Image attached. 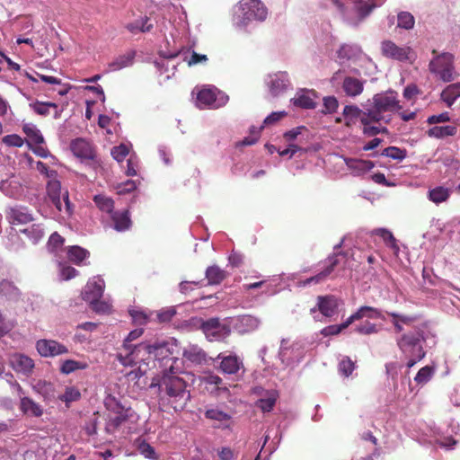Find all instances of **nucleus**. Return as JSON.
<instances>
[{
  "label": "nucleus",
  "mask_w": 460,
  "mask_h": 460,
  "mask_svg": "<svg viewBox=\"0 0 460 460\" xmlns=\"http://www.w3.org/2000/svg\"><path fill=\"white\" fill-rule=\"evenodd\" d=\"M168 351V344L165 341H155L152 344L141 342L135 344L134 347H122L117 354V359L125 367L139 364L137 369L128 374L132 379H139L146 375L152 358H164Z\"/></svg>",
  "instance_id": "obj_1"
},
{
  "label": "nucleus",
  "mask_w": 460,
  "mask_h": 460,
  "mask_svg": "<svg viewBox=\"0 0 460 460\" xmlns=\"http://www.w3.org/2000/svg\"><path fill=\"white\" fill-rule=\"evenodd\" d=\"M158 387L161 404L168 405L175 411L184 410L190 400L186 382L173 372L172 367L164 373Z\"/></svg>",
  "instance_id": "obj_2"
},
{
  "label": "nucleus",
  "mask_w": 460,
  "mask_h": 460,
  "mask_svg": "<svg viewBox=\"0 0 460 460\" xmlns=\"http://www.w3.org/2000/svg\"><path fill=\"white\" fill-rule=\"evenodd\" d=\"M434 339L435 337L429 332L420 328L405 332L397 338V346L408 359L407 367L409 368L425 357L424 345H427L429 341L434 345Z\"/></svg>",
  "instance_id": "obj_3"
},
{
  "label": "nucleus",
  "mask_w": 460,
  "mask_h": 460,
  "mask_svg": "<svg viewBox=\"0 0 460 460\" xmlns=\"http://www.w3.org/2000/svg\"><path fill=\"white\" fill-rule=\"evenodd\" d=\"M104 403L109 411L104 427L106 439L111 441L124 438L128 433L127 423L134 413L133 410L122 405L115 397H108Z\"/></svg>",
  "instance_id": "obj_4"
},
{
  "label": "nucleus",
  "mask_w": 460,
  "mask_h": 460,
  "mask_svg": "<svg viewBox=\"0 0 460 460\" xmlns=\"http://www.w3.org/2000/svg\"><path fill=\"white\" fill-rule=\"evenodd\" d=\"M401 109L397 93L389 90L373 96L367 114L370 115L374 125L383 126L382 124H388L391 121V112Z\"/></svg>",
  "instance_id": "obj_5"
},
{
  "label": "nucleus",
  "mask_w": 460,
  "mask_h": 460,
  "mask_svg": "<svg viewBox=\"0 0 460 460\" xmlns=\"http://www.w3.org/2000/svg\"><path fill=\"white\" fill-rule=\"evenodd\" d=\"M268 10L261 0H241L233 18L234 25L239 30H245L254 22L266 20Z\"/></svg>",
  "instance_id": "obj_6"
},
{
  "label": "nucleus",
  "mask_w": 460,
  "mask_h": 460,
  "mask_svg": "<svg viewBox=\"0 0 460 460\" xmlns=\"http://www.w3.org/2000/svg\"><path fill=\"white\" fill-rule=\"evenodd\" d=\"M367 113L368 108L361 110L357 105H346L342 112L345 125L351 127L359 119L363 125V133L368 137L387 133V128L385 126L374 125L370 115Z\"/></svg>",
  "instance_id": "obj_7"
},
{
  "label": "nucleus",
  "mask_w": 460,
  "mask_h": 460,
  "mask_svg": "<svg viewBox=\"0 0 460 460\" xmlns=\"http://www.w3.org/2000/svg\"><path fill=\"white\" fill-rule=\"evenodd\" d=\"M47 193L50 205L56 208V212L53 213L54 217L66 219L72 215L73 208L69 201L68 192L66 190L62 192L61 184L56 178L49 181Z\"/></svg>",
  "instance_id": "obj_8"
},
{
  "label": "nucleus",
  "mask_w": 460,
  "mask_h": 460,
  "mask_svg": "<svg viewBox=\"0 0 460 460\" xmlns=\"http://www.w3.org/2000/svg\"><path fill=\"white\" fill-rule=\"evenodd\" d=\"M432 53L435 56L429 61V72L445 83L453 81L456 75L454 56L448 52L437 54L436 50H433Z\"/></svg>",
  "instance_id": "obj_9"
},
{
  "label": "nucleus",
  "mask_w": 460,
  "mask_h": 460,
  "mask_svg": "<svg viewBox=\"0 0 460 460\" xmlns=\"http://www.w3.org/2000/svg\"><path fill=\"white\" fill-rule=\"evenodd\" d=\"M191 321L203 332L209 341H223L231 333L229 325L221 323L217 317L206 321L201 318H192Z\"/></svg>",
  "instance_id": "obj_10"
},
{
  "label": "nucleus",
  "mask_w": 460,
  "mask_h": 460,
  "mask_svg": "<svg viewBox=\"0 0 460 460\" xmlns=\"http://www.w3.org/2000/svg\"><path fill=\"white\" fill-rule=\"evenodd\" d=\"M344 71L338 70L331 78L332 84H341L342 93L350 98L359 96L363 91L366 81L350 75H343Z\"/></svg>",
  "instance_id": "obj_11"
},
{
  "label": "nucleus",
  "mask_w": 460,
  "mask_h": 460,
  "mask_svg": "<svg viewBox=\"0 0 460 460\" xmlns=\"http://www.w3.org/2000/svg\"><path fill=\"white\" fill-rule=\"evenodd\" d=\"M228 96L216 87L203 88L198 93L197 103L199 108L218 109L226 104Z\"/></svg>",
  "instance_id": "obj_12"
},
{
  "label": "nucleus",
  "mask_w": 460,
  "mask_h": 460,
  "mask_svg": "<svg viewBox=\"0 0 460 460\" xmlns=\"http://www.w3.org/2000/svg\"><path fill=\"white\" fill-rule=\"evenodd\" d=\"M381 52L385 58L400 62L409 61L412 63L416 58L411 48L400 47L392 40H384L381 43Z\"/></svg>",
  "instance_id": "obj_13"
},
{
  "label": "nucleus",
  "mask_w": 460,
  "mask_h": 460,
  "mask_svg": "<svg viewBox=\"0 0 460 460\" xmlns=\"http://www.w3.org/2000/svg\"><path fill=\"white\" fill-rule=\"evenodd\" d=\"M217 369L226 375H236L243 367V360L235 354L219 353L212 358Z\"/></svg>",
  "instance_id": "obj_14"
},
{
  "label": "nucleus",
  "mask_w": 460,
  "mask_h": 460,
  "mask_svg": "<svg viewBox=\"0 0 460 460\" xmlns=\"http://www.w3.org/2000/svg\"><path fill=\"white\" fill-rule=\"evenodd\" d=\"M286 340L281 341L280 349L279 351V358L281 362L286 366H292L298 364L305 356V349L300 343H293L288 346Z\"/></svg>",
  "instance_id": "obj_15"
},
{
  "label": "nucleus",
  "mask_w": 460,
  "mask_h": 460,
  "mask_svg": "<svg viewBox=\"0 0 460 460\" xmlns=\"http://www.w3.org/2000/svg\"><path fill=\"white\" fill-rule=\"evenodd\" d=\"M266 84L270 94L275 97L282 94L291 86L288 74L283 71L269 75Z\"/></svg>",
  "instance_id": "obj_16"
},
{
  "label": "nucleus",
  "mask_w": 460,
  "mask_h": 460,
  "mask_svg": "<svg viewBox=\"0 0 460 460\" xmlns=\"http://www.w3.org/2000/svg\"><path fill=\"white\" fill-rule=\"evenodd\" d=\"M4 168H0L2 172ZM0 190L6 196L18 199L22 195V185L20 181L11 172L0 176Z\"/></svg>",
  "instance_id": "obj_17"
},
{
  "label": "nucleus",
  "mask_w": 460,
  "mask_h": 460,
  "mask_svg": "<svg viewBox=\"0 0 460 460\" xmlns=\"http://www.w3.org/2000/svg\"><path fill=\"white\" fill-rule=\"evenodd\" d=\"M36 349L41 357L52 358L68 352V349L54 340L42 339L36 342Z\"/></svg>",
  "instance_id": "obj_18"
},
{
  "label": "nucleus",
  "mask_w": 460,
  "mask_h": 460,
  "mask_svg": "<svg viewBox=\"0 0 460 460\" xmlns=\"http://www.w3.org/2000/svg\"><path fill=\"white\" fill-rule=\"evenodd\" d=\"M341 255V252L334 254L332 256H330L326 260V267L318 274L310 277L305 280L299 281L298 286L299 287H306L310 285H316L319 283L323 282L327 277L333 271L336 265L339 263L338 256Z\"/></svg>",
  "instance_id": "obj_19"
},
{
  "label": "nucleus",
  "mask_w": 460,
  "mask_h": 460,
  "mask_svg": "<svg viewBox=\"0 0 460 460\" xmlns=\"http://www.w3.org/2000/svg\"><path fill=\"white\" fill-rule=\"evenodd\" d=\"M104 288V280L100 277H93L84 287L82 293L83 299L88 303L96 302L102 296Z\"/></svg>",
  "instance_id": "obj_20"
},
{
  "label": "nucleus",
  "mask_w": 460,
  "mask_h": 460,
  "mask_svg": "<svg viewBox=\"0 0 460 460\" xmlns=\"http://www.w3.org/2000/svg\"><path fill=\"white\" fill-rule=\"evenodd\" d=\"M200 382L211 395L219 396L223 393H228V388L223 385V379L212 372L201 376Z\"/></svg>",
  "instance_id": "obj_21"
},
{
  "label": "nucleus",
  "mask_w": 460,
  "mask_h": 460,
  "mask_svg": "<svg viewBox=\"0 0 460 460\" xmlns=\"http://www.w3.org/2000/svg\"><path fill=\"white\" fill-rule=\"evenodd\" d=\"M182 358L184 362L195 366L205 364L208 360L207 353L195 344H188L183 347Z\"/></svg>",
  "instance_id": "obj_22"
},
{
  "label": "nucleus",
  "mask_w": 460,
  "mask_h": 460,
  "mask_svg": "<svg viewBox=\"0 0 460 460\" xmlns=\"http://www.w3.org/2000/svg\"><path fill=\"white\" fill-rule=\"evenodd\" d=\"M10 364L14 371L30 376L35 367L34 361L29 356L14 353L10 357Z\"/></svg>",
  "instance_id": "obj_23"
},
{
  "label": "nucleus",
  "mask_w": 460,
  "mask_h": 460,
  "mask_svg": "<svg viewBox=\"0 0 460 460\" xmlns=\"http://www.w3.org/2000/svg\"><path fill=\"white\" fill-rule=\"evenodd\" d=\"M316 93L313 90L299 89L296 95L291 99V102L294 106L302 109H314L316 107L315 102Z\"/></svg>",
  "instance_id": "obj_24"
},
{
  "label": "nucleus",
  "mask_w": 460,
  "mask_h": 460,
  "mask_svg": "<svg viewBox=\"0 0 460 460\" xmlns=\"http://www.w3.org/2000/svg\"><path fill=\"white\" fill-rule=\"evenodd\" d=\"M70 149L73 154L81 159H93L94 152L92 145L85 139L76 138L71 142Z\"/></svg>",
  "instance_id": "obj_25"
},
{
  "label": "nucleus",
  "mask_w": 460,
  "mask_h": 460,
  "mask_svg": "<svg viewBox=\"0 0 460 460\" xmlns=\"http://www.w3.org/2000/svg\"><path fill=\"white\" fill-rule=\"evenodd\" d=\"M9 222L12 225H24L33 221V216L27 208L15 207L8 212Z\"/></svg>",
  "instance_id": "obj_26"
},
{
  "label": "nucleus",
  "mask_w": 460,
  "mask_h": 460,
  "mask_svg": "<svg viewBox=\"0 0 460 460\" xmlns=\"http://www.w3.org/2000/svg\"><path fill=\"white\" fill-rule=\"evenodd\" d=\"M363 318L367 319H382L384 320L383 314L380 309L372 307V306H360L354 314H352L349 317V323H352L355 321L361 320Z\"/></svg>",
  "instance_id": "obj_27"
},
{
  "label": "nucleus",
  "mask_w": 460,
  "mask_h": 460,
  "mask_svg": "<svg viewBox=\"0 0 460 460\" xmlns=\"http://www.w3.org/2000/svg\"><path fill=\"white\" fill-rule=\"evenodd\" d=\"M317 308L326 317H332L337 313L338 300L333 296H318Z\"/></svg>",
  "instance_id": "obj_28"
},
{
  "label": "nucleus",
  "mask_w": 460,
  "mask_h": 460,
  "mask_svg": "<svg viewBox=\"0 0 460 460\" xmlns=\"http://www.w3.org/2000/svg\"><path fill=\"white\" fill-rule=\"evenodd\" d=\"M345 164L351 173L355 176H360L369 172L374 167V163L369 160H361L355 158H345Z\"/></svg>",
  "instance_id": "obj_29"
},
{
  "label": "nucleus",
  "mask_w": 460,
  "mask_h": 460,
  "mask_svg": "<svg viewBox=\"0 0 460 460\" xmlns=\"http://www.w3.org/2000/svg\"><path fill=\"white\" fill-rule=\"evenodd\" d=\"M136 51L129 50L122 55L117 57L113 61L108 64V71L115 72L122 68L131 66L134 63Z\"/></svg>",
  "instance_id": "obj_30"
},
{
  "label": "nucleus",
  "mask_w": 460,
  "mask_h": 460,
  "mask_svg": "<svg viewBox=\"0 0 460 460\" xmlns=\"http://www.w3.org/2000/svg\"><path fill=\"white\" fill-rule=\"evenodd\" d=\"M452 192L453 190L451 188L445 186H436L429 190L428 199L436 205H439L447 201Z\"/></svg>",
  "instance_id": "obj_31"
},
{
  "label": "nucleus",
  "mask_w": 460,
  "mask_h": 460,
  "mask_svg": "<svg viewBox=\"0 0 460 460\" xmlns=\"http://www.w3.org/2000/svg\"><path fill=\"white\" fill-rule=\"evenodd\" d=\"M21 298V292L13 282L2 280L0 282V300L6 299L16 302Z\"/></svg>",
  "instance_id": "obj_32"
},
{
  "label": "nucleus",
  "mask_w": 460,
  "mask_h": 460,
  "mask_svg": "<svg viewBox=\"0 0 460 460\" xmlns=\"http://www.w3.org/2000/svg\"><path fill=\"white\" fill-rule=\"evenodd\" d=\"M460 97V83L448 84L440 93V99L447 107H451Z\"/></svg>",
  "instance_id": "obj_33"
},
{
  "label": "nucleus",
  "mask_w": 460,
  "mask_h": 460,
  "mask_svg": "<svg viewBox=\"0 0 460 460\" xmlns=\"http://www.w3.org/2000/svg\"><path fill=\"white\" fill-rule=\"evenodd\" d=\"M279 394L276 390H270L265 393L264 397L259 398L255 405L260 408L263 412H270L275 406Z\"/></svg>",
  "instance_id": "obj_34"
},
{
  "label": "nucleus",
  "mask_w": 460,
  "mask_h": 460,
  "mask_svg": "<svg viewBox=\"0 0 460 460\" xmlns=\"http://www.w3.org/2000/svg\"><path fill=\"white\" fill-rule=\"evenodd\" d=\"M20 232L34 244L38 243L45 234L44 227L40 224H32L28 227L21 229Z\"/></svg>",
  "instance_id": "obj_35"
},
{
  "label": "nucleus",
  "mask_w": 460,
  "mask_h": 460,
  "mask_svg": "<svg viewBox=\"0 0 460 460\" xmlns=\"http://www.w3.org/2000/svg\"><path fill=\"white\" fill-rule=\"evenodd\" d=\"M204 415L207 419L217 421L221 425H226L231 420V415L219 409L218 407H208L206 409Z\"/></svg>",
  "instance_id": "obj_36"
},
{
  "label": "nucleus",
  "mask_w": 460,
  "mask_h": 460,
  "mask_svg": "<svg viewBox=\"0 0 460 460\" xmlns=\"http://www.w3.org/2000/svg\"><path fill=\"white\" fill-rule=\"evenodd\" d=\"M457 132V128L455 126H434L427 131V135L429 137L434 138H444L446 137L455 136Z\"/></svg>",
  "instance_id": "obj_37"
},
{
  "label": "nucleus",
  "mask_w": 460,
  "mask_h": 460,
  "mask_svg": "<svg viewBox=\"0 0 460 460\" xmlns=\"http://www.w3.org/2000/svg\"><path fill=\"white\" fill-rule=\"evenodd\" d=\"M386 314L393 318L392 323L397 332L403 330V325H410L416 320V317L414 316L398 314L395 312H386Z\"/></svg>",
  "instance_id": "obj_38"
},
{
  "label": "nucleus",
  "mask_w": 460,
  "mask_h": 460,
  "mask_svg": "<svg viewBox=\"0 0 460 460\" xmlns=\"http://www.w3.org/2000/svg\"><path fill=\"white\" fill-rule=\"evenodd\" d=\"M125 27L131 33L147 32L152 30L153 24L149 22V18L145 16L128 23Z\"/></svg>",
  "instance_id": "obj_39"
},
{
  "label": "nucleus",
  "mask_w": 460,
  "mask_h": 460,
  "mask_svg": "<svg viewBox=\"0 0 460 460\" xmlns=\"http://www.w3.org/2000/svg\"><path fill=\"white\" fill-rule=\"evenodd\" d=\"M111 218L114 223V228L117 231H125L130 227L131 221L128 211L113 212L111 214Z\"/></svg>",
  "instance_id": "obj_40"
},
{
  "label": "nucleus",
  "mask_w": 460,
  "mask_h": 460,
  "mask_svg": "<svg viewBox=\"0 0 460 460\" xmlns=\"http://www.w3.org/2000/svg\"><path fill=\"white\" fill-rule=\"evenodd\" d=\"M88 367L85 361L66 359L60 363L59 371L64 375H69L76 370H83Z\"/></svg>",
  "instance_id": "obj_41"
},
{
  "label": "nucleus",
  "mask_w": 460,
  "mask_h": 460,
  "mask_svg": "<svg viewBox=\"0 0 460 460\" xmlns=\"http://www.w3.org/2000/svg\"><path fill=\"white\" fill-rule=\"evenodd\" d=\"M33 389L47 400L56 397L53 384L45 380H39L33 385Z\"/></svg>",
  "instance_id": "obj_42"
},
{
  "label": "nucleus",
  "mask_w": 460,
  "mask_h": 460,
  "mask_svg": "<svg viewBox=\"0 0 460 460\" xmlns=\"http://www.w3.org/2000/svg\"><path fill=\"white\" fill-rule=\"evenodd\" d=\"M226 277V273L218 266H210L206 270V278L209 285H217Z\"/></svg>",
  "instance_id": "obj_43"
},
{
  "label": "nucleus",
  "mask_w": 460,
  "mask_h": 460,
  "mask_svg": "<svg viewBox=\"0 0 460 460\" xmlns=\"http://www.w3.org/2000/svg\"><path fill=\"white\" fill-rule=\"evenodd\" d=\"M21 409L24 413L35 417L42 415L41 407L29 397H22L21 399Z\"/></svg>",
  "instance_id": "obj_44"
},
{
  "label": "nucleus",
  "mask_w": 460,
  "mask_h": 460,
  "mask_svg": "<svg viewBox=\"0 0 460 460\" xmlns=\"http://www.w3.org/2000/svg\"><path fill=\"white\" fill-rule=\"evenodd\" d=\"M90 253L87 250L77 246H70L67 251V257L70 261L80 264L89 257Z\"/></svg>",
  "instance_id": "obj_45"
},
{
  "label": "nucleus",
  "mask_w": 460,
  "mask_h": 460,
  "mask_svg": "<svg viewBox=\"0 0 460 460\" xmlns=\"http://www.w3.org/2000/svg\"><path fill=\"white\" fill-rule=\"evenodd\" d=\"M22 130L29 137L31 142L36 145H41L44 143V137L36 125L32 123H25L22 126Z\"/></svg>",
  "instance_id": "obj_46"
},
{
  "label": "nucleus",
  "mask_w": 460,
  "mask_h": 460,
  "mask_svg": "<svg viewBox=\"0 0 460 460\" xmlns=\"http://www.w3.org/2000/svg\"><path fill=\"white\" fill-rule=\"evenodd\" d=\"M337 53L338 58L341 61H343L357 58L360 55L361 50L358 46L343 45L340 48Z\"/></svg>",
  "instance_id": "obj_47"
},
{
  "label": "nucleus",
  "mask_w": 460,
  "mask_h": 460,
  "mask_svg": "<svg viewBox=\"0 0 460 460\" xmlns=\"http://www.w3.org/2000/svg\"><path fill=\"white\" fill-rule=\"evenodd\" d=\"M29 107L38 115L48 116L50 113V108L57 109L58 105L54 102L36 101L29 103Z\"/></svg>",
  "instance_id": "obj_48"
},
{
  "label": "nucleus",
  "mask_w": 460,
  "mask_h": 460,
  "mask_svg": "<svg viewBox=\"0 0 460 460\" xmlns=\"http://www.w3.org/2000/svg\"><path fill=\"white\" fill-rule=\"evenodd\" d=\"M93 201L100 210L108 214L113 213L114 202L111 198L103 195H96Z\"/></svg>",
  "instance_id": "obj_49"
},
{
  "label": "nucleus",
  "mask_w": 460,
  "mask_h": 460,
  "mask_svg": "<svg viewBox=\"0 0 460 460\" xmlns=\"http://www.w3.org/2000/svg\"><path fill=\"white\" fill-rule=\"evenodd\" d=\"M80 397L81 393L75 386H67L65 390V393L58 396V398L60 401L65 402L66 405L73 402L78 401Z\"/></svg>",
  "instance_id": "obj_50"
},
{
  "label": "nucleus",
  "mask_w": 460,
  "mask_h": 460,
  "mask_svg": "<svg viewBox=\"0 0 460 460\" xmlns=\"http://www.w3.org/2000/svg\"><path fill=\"white\" fill-rule=\"evenodd\" d=\"M376 7V5L375 4H369L364 0L355 2V9L361 20L366 18Z\"/></svg>",
  "instance_id": "obj_51"
},
{
  "label": "nucleus",
  "mask_w": 460,
  "mask_h": 460,
  "mask_svg": "<svg viewBox=\"0 0 460 460\" xmlns=\"http://www.w3.org/2000/svg\"><path fill=\"white\" fill-rule=\"evenodd\" d=\"M381 155L394 160L402 161L406 157V150L396 146H389L385 148Z\"/></svg>",
  "instance_id": "obj_52"
},
{
  "label": "nucleus",
  "mask_w": 460,
  "mask_h": 460,
  "mask_svg": "<svg viewBox=\"0 0 460 460\" xmlns=\"http://www.w3.org/2000/svg\"><path fill=\"white\" fill-rule=\"evenodd\" d=\"M415 23L414 17L408 12H401L398 13V27L410 30L413 28Z\"/></svg>",
  "instance_id": "obj_53"
},
{
  "label": "nucleus",
  "mask_w": 460,
  "mask_h": 460,
  "mask_svg": "<svg viewBox=\"0 0 460 460\" xmlns=\"http://www.w3.org/2000/svg\"><path fill=\"white\" fill-rule=\"evenodd\" d=\"M355 367V362H353L349 357L342 358L339 363V372L346 377L352 374Z\"/></svg>",
  "instance_id": "obj_54"
},
{
  "label": "nucleus",
  "mask_w": 460,
  "mask_h": 460,
  "mask_svg": "<svg viewBox=\"0 0 460 460\" xmlns=\"http://www.w3.org/2000/svg\"><path fill=\"white\" fill-rule=\"evenodd\" d=\"M433 374L434 369L429 366H426L419 370L414 380L420 385H424L431 379Z\"/></svg>",
  "instance_id": "obj_55"
},
{
  "label": "nucleus",
  "mask_w": 460,
  "mask_h": 460,
  "mask_svg": "<svg viewBox=\"0 0 460 460\" xmlns=\"http://www.w3.org/2000/svg\"><path fill=\"white\" fill-rule=\"evenodd\" d=\"M355 331L359 334L370 335L378 332V328L376 324L366 321L356 326Z\"/></svg>",
  "instance_id": "obj_56"
},
{
  "label": "nucleus",
  "mask_w": 460,
  "mask_h": 460,
  "mask_svg": "<svg viewBox=\"0 0 460 460\" xmlns=\"http://www.w3.org/2000/svg\"><path fill=\"white\" fill-rule=\"evenodd\" d=\"M138 451L139 453L144 456L146 458L151 459V460H157L158 456L156 455L155 448L146 443V441H142L138 445Z\"/></svg>",
  "instance_id": "obj_57"
},
{
  "label": "nucleus",
  "mask_w": 460,
  "mask_h": 460,
  "mask_svg": "<svg viewBox=\"0 0 460 460\" xmlns=\"http://www.w3.org/2000/svg\"><path fill=\"white\" fill-rule=\"evenodd\" d=\"M183 60L187 62L189 66H192L199 64H206L208 61V57L207 55L199 54L195 51H192L190 56H185Z\"/></svg>",
  "instance_id": "obj_58"
},
{
  "label": "nucleus",
  "mask_w": 460,
  "mask_h": 460,
  "mask_svg": "<svg viewBox=\"0 0 460 460\" xmlns=\"http://www.w3.org/2000/svg\"><path fill=\"white\" fill-rule=\"evenodd\" d=\"M349 323V318L342 323L338 325H330L322 330V334L324 336L336 335L342 332L344 329L349 327L351 323Z\"/></svg>",
  "instance_id": "obj_59"
},
{
  "label": "nucleus",
  "mask_w": 460,
  "mask_h": 460,
  "mask_svg": "<svg viewBox=\"0 0 460 460\" xmlns=\"http://www.w3.org/2000/svg\"><path fill=\"white\" fill-rule=\"evenodd\" d=\"M129 149L127 146L121 144L118 146H114L111 149L112 157L119 163L122 162L126 156L128 155Z\"/></svg>",
  "instance_id": "obj_60"
},
{
  "label": "nucleus",
  "mask_w": 460,
  "mask_h": 460,
  "mask_svg": "<svg viewBox=\"0 0 460 460\" xmlns=\"http://www.w3.org/2000/svg\"><path fill=\"white\" fill-rule=\"evenodd\" d=\"M339 106V102L334 96H328L323 98V112L332 113L334 112Z\"/></svg>",
  "instance_id": "obj_61"
},
{
  "label": "nucleus",
  "mask_w": 460,
  "mask_h": 460,
  "mask_svg": "<svg viewBox=\"0 0 460 460\" xmlns=\"http://www.w3.org/2000/svg\"><path fill=\"white\" fill-rule=\"evenodd\" d=\"M373 233L376 235H379L380 237L383 238V240L388 244V245H391V246H394L395 245V239L394 237V235L392 234L391 232H389L388 230L386 229H384V228H378V229H376L373 231Z\"/></svg>",
  "instance_id": "obj_62"
},
{
  "label": "nucleus",
  "mask_w": 460,
  "mask_h": 460,
  "mask_svg": "<svg viewBox=\"0 0 460 460\" xmlns=\"http://www.w3.org/2000/svg\"><path fill=\"white\" fill-rule=\"evenodd\" d=\"M450 115L448 112L445 111L438 115H431L427 119V123L429 125L444 123L450 121Z\"/></svg>",
  "instance_id": "obj_63"
},
{
  "label": "nucleus",
  "mask_w": 460,
  "mask_h": 460,
  "mask_svg": "<svg viewBox=\"0 0 460 460\" xmlns=\"http://www.w3.org/2000/svg\"><path fill=\"white\" fill-rule=\"evenodd\" d=\"M3 142L8 146L21 147L23 145V139L15 134L4 137Z\"/></svg>",
  "instance_id": "obj_64"
}]
</instances>
